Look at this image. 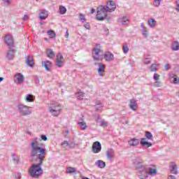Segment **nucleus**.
<instances>
[{
	"label": "nucleus",
	"instance_id": "1",
	"mask_svg": "<svg viewBox=\"0 0 179 179\" xmlns=\"http://www.w3.org/2000/svg\"><path fill=\"white\" fill-rule=\"evenodd\" d=\"M31 148V157H36V164H34L30 167L29 173L31 177L38 178V177L43 174L41 164L44 163V159H45V149L43 148V143H38L37 138L32 140Z\"/></svg>",
	"mask_w": 179,
	"mask_h": 179
},
{
	"label": "nucleus",
	"instance_id": "2",
	"mask_svg": "<svg viewBox=\"0 0 179 179\" xmlns=\"http://www.w3.org/2000/svg\"><path fill=\"white\" fill-rule=\"evenodd\" d=\"M92 57L94 61H103L104 59V51L100 44H96L92 49Z\"/></svg>",
	"mask_w": 179,
	"mask_h": 179
},
{
	"label": "nucleus",
	"instance_id": "3",
	"mask_svg": "<svg viewBox=\"0 0 179 179\" xmlns=\"http://www.w3.org/2000/svg\"><path fill=\"white\" fill-rule=\"evenodd\" d=\"M96 12V19L97 20H104V19L107 17V12H108V10L106 9V7L101 6L97 8Z\"/></svg>",
	"mask_w": 179,
	"mask_h": 179
},
{
	"label": "nucleus",
	"instance_id": "4",
	"mask_svg": "<svg viewBox=\"0 0 179 179\" xmlns=\"http://www.w3.org/2000/svg\"><path fill=\"white\" fill-rule=\"evenodd\" d=\"M48 111L53 117H58L61 114V106L59 103L51 104L48 108Z\"/></svg>",
	"mask_w": 179,
	"mask_h": 179
},
{
	"label": "nucleus",
	"instance_id": "5",
	"mask_svg": "<svg viewBox=\"0 0 179 179\" xmlns=\"http://www.w3.org/2000/svg\"><path fill=\"white\" fill-rule=\"evenodd\" d=\"M18 113L21 114V115H30L31 114V110H30V107L26 105H19L18 106Z\"/></svg>",
	"mask_w": 179,
	"mask_h": 179
},
{
	"label": "nucleus",
	"instance_id": "6",
	"mask_svg": "<svg viewBox=\"0 0 179 179\" xmlns=\"http://www.w3.org/2000/svg\"><path fill=\"white\" fill-rule=\"evenodd\" d=\"M65 59H64V56L61 53H59L55 59V65L58 66V68H61L64 66V62Z\"/></svg>",
	"mask_w": 179,
	"mask_h": 179
},
{
	"label": "nucleus",
	"instance_id": "7",
	"mask_svg": "<svg viewBox=\"0 0 179 179\" xmlns=\"http://www.w3.org/2000/svg\"><path fill=\"white\" fill-rule=\"evenodd\" d=\"M145 174H148L153 177L157 174V168L155 165H151L148 169L145 170Z\"/></svg>",
	"mask_w": 179,
	"mask_h": 179
},
{
	"label": "nucleus",
	"instance_id": "8",
	"mask_svg": "<svg viewBox=\"0 0 179 179\" xmlns=\"http://www.w3.org/2000/svg\"><path fill=\"white\" fill-rule=\"evenodd\" d=\"M92 150L93 153H100L101 152V143L99 141H95L92 144Z\"/></svg>",
	"mask_w": 179,
	"mask_h": 179
},
{
	"label": "nucleus",
	"instance_id": "9",
	"mask_svg": "<svg viewBox=\"0 0 179 179\" xmlns=\"http://www.w3.org/2000/svg\"><path fill=\"white\" fill-rule=\"evenodd\" d=\"M14 82L18 85L23 83L24 82V76L20 73H17L14 76Z\"/></svg>",
	"mask_w": 179,
	"mask_h": 179
},
{
	"label": "nucleus",
	"instance_id": "10",
	"mask_svg": "<svg viewBox=\"0 0 179 179\" xmlns=\"http://www.w3.org/2000/svg\"><path fill=\"white\" fill-rule=\"evenodd\" d=\"M106 69V66L103 63H99L98 64V69L97 72L99 75V76H104L106 75V71H104Z\"/></svg>",
	"mask_w": 179,
	"mask_h": 179
},
{
	"label": "nucleus",
	"instance_id": "11",
	"mask_svg": "<svg viewBox=\"0 0 179 179\" xmlns=\"http://www.w3.org/2000/svg\"><path fill=\"white\" fill-rule=\"evenodd\" d=\"M5 43L8 45L9 47H12L13 44H15V41H13V37L10 35H6L5 36Z\"/></svg>",
	"mask_w": 179,
	"mask_h": 179
},
{
	"label": "nucleus",
	"instance_id": "12",
	"mask_svg": "<svg viewBox=\"0 0 179 179\" xmlns=\"http://www.w3.org/2000/svg\"><path fill=\"white\" fill-rule=\"evenodd\" d=\"M106 8L108 10V12H113L115 10V8H117V6L115 5V3L114 1H110L109 2H108Z\"/></svg>",
	"mask_w": 179,
	"mask_h": 179
},
{
	"label": "nucleus",
	"instance_id": "13",
	"mask_svg": "<svg viewBox=\"0 0 179 179\" xmlns=\"http://www.w3.org/2000/svg\"><path fill=\"white\" fill-rule=\"evenodd\" d=\"M41 64L44 66L45 71H50L52 68V63L48 60L45 62H41Z\"/></svg>",
	"mask_w": 179,
	"mask_h": 179
},
{
	"label": "nucleus",
	"instance_id": "14",
	"mask_svg": "<svg viewBox=\"0 0 179 179\" xmlns=\"http://www.w3.org/2000/svg\"><path fill=\"white\" fill-rule=\"evenodd\" d=\"M106 157L107 159H108V160H113V159H114L115 155L114 152V150L113 149H110L106 151Z\"/></svg>",
	"mask_w": 179,
	"mask_h": 179
},
{
	"label": "nucleus",
	"instance_id": "15",
	"mask_svg": "<svg viewBox=\"0 0 179 179\" xmlns=\"http://www.w3.org/2000/svg\"><path fill=\"white\" fill-rule=\"evenodd\" d=\"M103 58L106 61H113L114 59V55L110 52H106L103 55Z\"/></svg>",
	"mask_w": 179,
	"mask_h": 179
},
{
	"label": "nucleus",
	"instance_id": "16",
	"mask_svg": "<svg viewBox=\"0 0 179 179\" xmlns=\"http://www.w3.org/2000/svg\"><path fill=\"white\" fill-rule=\"evenodd\" d=\"M170 166H171L170 170H171V174H178V170L177 164H176V163L174 162H171Z\"/></svg>",
	"mask_w": 179,
	"mask_h": 179
},
{
	"label": "nucleus",
	"instance_id": "17",
	"mask_svg": "<svg viewBox=\"0 0 179 179\" xmlns=\"http://www.w3.org/2000/svg\"><path fill=\"white\" fill-rule=\"evenodd\" d=\"M129 108L133 110V111H136V110H138V104L136 103V101H135V99L130 100Z\"/></svg>",
	"mask_w": 179,
	"mask_h": 179
},
{
	"label": "nucleus",
	"instance_id": "18",
	"mask_svg": "<svg viewBox=\"0 0 179 179\" xmlns=\"http://www.w3.org/2000/svg\"><path fill=\"white\" fill-rule=\"evenodd\" d=\"M46 55L48 58H50V59H54V58H55V52L52 49H47Z\"/></svg>",
	"mask_w": 179,
	"mask_h": 179
},
{
	"label": "nucleus",
	"instance_id": "19",
	"mask_svg": "<svg viewBox=\"0 0 179 179\" xmlns=\"http://www.w3.org/2000/svg\"><path fill=\"white\" fill-rule=\"evenodd\" d=\"M128 143L129 146H138L139 145V139L138 138H131Z\"/></svg>",
	"mask_w": 179,
	"mask_h": 179
},
{
	"label": "nucleus",
	"instance_id": "20",
	"mask_svg": "<svg viewBox=\"0 0 179 179\" xmlns=\"http://www.w3.org/2000/svg\"><path fill=\"white\" fill-rule=\"evenodd\" d=\"M78 125H79L80 129H81V131H86V129H87V124L86 123V122H85L83 120L78 122Z\"/></svg>",
	"mask_w": 179,
	"mask_h": 179
},
{
	"label": "nucleus",
	"instance_id": "21",
	"mask_svg": "<svg viewBox=\"0 0 179 179\" xmlns=\"http://www.w3.org/2000/svg\"><path fill=\"white\" fill-rule=\"evenodd\" d=\"M27 64L31 68H33L34 66V59H33V57L31 56H28L27 57Z\"/></svg>",
	"mask_w": 179,
	"mask_h": 179
},
{
	"label": "nucleus",
	"instance_id": "22",
	"mask_svg": "<svg viewBox=\"0 0 179 179\" xmlns=\"http://www.w3.org/2000/svg\"><path fill=\"white\" fill-rule=\"evenodd\" d=\"M24 99L25 101H27V103H33V101H34V100L36 99V96L31 94H28L24 96Z\"/></svg>",
	"mask_w": 179,
	"mask_h": 179
},
{
	"label": "nucleus",
	"instance_id": "23",
	"mask_svg": "<svg viewBox=\"0 0 179 179\" xmlns=\"http://www.w3.org/2000/svg\"><path fill=\"white\" fill-rule=\"evenodd\" d=\"M141 145L146 148H150V146H152V143L146 141V138H141Z\"/></svg>",
	"mask_w": 179,
	"mask_h": 179
},
{
	"label": "nucleus",
	"instance_id": "24",
	"mask_svg": "<svg viewBox=\"0 0 179 179\" xmlns=\"http://www.w3.org/2000/svg\"><path fill=\"white\" fill-rule=\"evenodd\" d=\"M48 17V11L43 10L41 13V15L39 16V19L41 20H44Z\"/></svg>",
	"mask_w": 179,
	"mask_h": 179
},
{
	"label": "nucleus",
	"instance_id": "25",
	"mask_svg": "<svg viewBox=\"0 0 179 179\" xmlns=\"http://www.w3.org/2000/svg\"><path fill=\"white\" fill-rule=\"evenodd\" d=\"M96 165L98 166L100 169H104L106 167V162L101 161V160H98L96 162Z\"/></svg>",
	"mask_w": 179,
	"mask_h": 179
},
{
	"label": "nucleus",
	"instance_id": "26",
	"mask_svg": "<svg viewBox=\"0 0 179 179\" xmlns=\"http://www.w3.org/2000/svg\"><path fill=\"white\" fill-rule=\"evenodd\" d=\"M154 79L155 80H156L157 82L155 83V85L157 86H160V82H159V80H160V75H159L158 73H155L154 74Z\"/></svg>",
	"mask_w": 179,
	"mask_h": 179
},
{
	"label": "nucleus",
	"instance_id": "27",
	"mask_svg": "<svg viewBox=\"0 0 179 179\" xmlns=\"http://www.w3.org/2000/svg\"><path fill=\"white\" fill-rule=\"evenodd\" d=\"M148 24L151 27H156L157 22L153 18H150L148 20Z\"/></svg>",
	"mask_w": 179,
	"mask_h": 179
},
{
	"label": "nucleus",
	"instance_id": "28",
	"mask_svg": "<svg viewBox=\"0 0 179 179\" xmlns=\"http://www.w3.org/2000/svg\"><path fill=\"white\" fill-rule=\"evenodd\" d=\"M67 174H73L76 173V169L73 167H67L66 168Z\"/></svg>",
	"mask_w": 179,
	"mask_h": 179
},
{
	"label": "nucleus",
	"instance_id": "29",
	"mask_svg": "<svg viewBox=\"0 0 179 179\" xmlns=\"http://www.w3.org/2000/svg\"><path fill=\"white\" fill-rule=\"evenodd\" d=\"M59 10L60 15H65L66 13V8H65V6H59Z\"/></svg>",
	"mask_w": 179,
	"mask_h": 179
},
{
	"label": "nucleus",
	"instance_id": "30",
	"mask_svg": "<svg viewBox=\"0 0 179 179\" xmlns=\"http://www.w3.org/2000/svg\"><path fill=\"white\" fill-rule=\"evenodd\" d=\"M14 54H15V52L13 50H8L6 55L8 59H12V58H13Z\"/></svg>",
	"mask_w": 179,
	"mask_h": 179
},
{
	"label": "nucleus",
	"instance_id": "31",
	"mask_svg": "<svg viewBox=\"0 0 179 179\" xmlns=\"http://www.w3.org/2000/svg\"><path fill=\"white\" fill-rule=\"evenodd\" d=\"M172 50H173V51H178L179 50V43L178 42H173V43L172 44Z\"/></svg>",
	"mask_w": 179,
	"mask_h": 179
},
{
	"label": "nucleus",
	"instance_id": "32",
	"mask_svg": "<svg viewBox=\"0 0 179 179\" xmlns=\"http://www.w3.org/2000/svg\"><path fill=\"white\" fill-rule=\"evenodd\" d=\"M122 50L124 54H127L129 52V48H128V44L124 43L122 46Z\"/></svg>",
	"mask_w": 179,
	"mask_h": 179
},
{
	"label": "nucleus",
	"instance_id": "33",
	"mask_svg": "<svg viewBox=\"0 0 179 179\" xmlns=\"http://www.w3.org/2000/svg\"><path fill=\"white\" fill-rule=\"evenodd\" d=\"M48 34L50 37V38H55V37L57 36V34L52 30L48 31Z\"/></svg>",
	"mask_w": 179,
	"mask_h": 179
},
{
	"label": "nucleus",
	"instance_id": "34",
	"mask_svg": "<svg viewBox=\"0 0 179 179\" xmlns=\"http://www.w3.org/2000/svg\"><path fill=\"white\" fill-rule=\"evenodd\" d=\"M157 66H159V64H152L150 67V72H156L157 71Z\"/></svg>",
	"mask_w": 179,
	"mask_h": 179
},
{
	"label": "nucleus",
	"instance_id": "35",
	"mask_svg": "<svg viewBox=\"0 0 179 179\" xmlns=\"http://www.w3.org/2000/svg\"><path fill=\"white\" fill-rule=\"evenodd\" d=\"M145 138H147L148 140L153 139V135L152 133L147 131L145 132Z\"/></svg>",
	"mask_w": 179,
	"mask_h": 179
},
{
	"label": "nucleus",
	"instance_id": "36",
	"mask_svg": "<svg viewBox=\"0 0 179 179\" xmlns=\"http://www.w3.org/2000/svg\"><path fill=\"white\" fill-rule=\"evenodd\" d=\"M62 147L64 148V149H67V148H69V143L64 141L63 143H62Z\"/></svg>",
	"mask_w": 179,
	"mask_h": 179
},
{
	"label": "nucleus",
	"instance_id": "37",
	"mask_svg": "<svg viewBox=\"0 0 179 179\" xmlns=\"http://www.w3.org/2000/svg\"><path fill=\"white\" fill-rule=\"evenodd\" d=\"M122 24H128L129 20L126 17H124L122 19Z\"/></svg>",
	"mask_w": 179,
	"mask_h": 179
},
{
	"label": "nucleus",
	"instance_id": "38",
	"mask_svg": "<svg viewBox=\"0 0 179 179\" xmlns=\"http://www.w3.org/2000/svg\"><path fill=\"white\" fill-rule=\"evenodd\" d=\"M79 17H80V20H81V22H86V19L85 18V15L80 13Z\"/></svg>",
	"mask_w": 179,
	"mask_h": 179
},
{
	"label": "nucleus",
	"instance_id": "39",
	"mask_svg": "<svg viewBox=\"0 0 179 179\" xmlns=\"http://www.w3.org/2000/svg\"><path fill=\"white\" fill-rule=\"evenodd\" d=\"M161 2H162V0H155L153 5L157 7L160 6Z\"/></svg>",
	"mask_w": 179,
	"mask_h": 179
},
{
	"label": "nucleus",
	"instance_id": "40",
	"mask_svg": "<svg viewBox=\"0 0 179 179\" xmlns=\"http://www.w3.org/2000/svg\"><path fill=\"white\" fill-rule=\"evenodd\" d=\"M101 127H104V128H107V127H108V125L107 124V122H106V121L104 120L101 121Z\"/></svg>",
	"mask_w": 179,
	"mask_h": 179
},
{
	"label": "nucleus",
	"instance_id": "41",
	"mask_svg": "<svg viewBox=\"0 0 179 179\" xmlns=\"http://www.w3.org/2000/svg\"><path fill=\"white\" fill-rule=\"evenodd\" d=\"M83 27L87 29V30H90V24H89L88 22H86Z\"/></svg>",
	"mask_w": 179,
	"mask_h": 179
},
{
	"label": "nucleus",
	"instance_id": "42",
	"mask_svg": "<svg viewBox=\"0 0 179 179\" xmlns=\"http://www.w3.org/2000/svg\"><path fill=\"white\" fill-rule=\"evenodd\" d=\"M83 96H85V94L82 92H79L78 93V97H79V99H83L82 97H83Z\"/></svg>",
	"mask_w": 179,
	"mask_h": 179
},
{
	"label": "nucleus",
	"instance_id": "43",
	"mask_svg": "<svg viewBox=\"0 0 179 179\" xmlns=\"http://www.w3.org/2000/svg\"><path fill=\"white\" fill-rule=\"evenodd\" d=\"M177 8L176 10L179 12V0H176Z\"/></svg>",
	"mask_w": 179,
	"mask_h": 179
},
{
	"label": "nucleus",
	"instance_id": "44",
	"mask_svg": "<svg viewBox=\"0 0 179 179\" xmlns=\"http://www.w3.org/2000/svg\"><path fill=\"white\" fill-rule=\"evenodd\" d=\"M66 38H69V32L68 31V29L66 30Z\"/></svg>",
	"mask_w": 179,
	"mask_h": 179
},
{
	"label": "nucleus",
	"instance_id": "45",
	"mask_svg": "<svg viewBox=\"0 0 179 179\" xmlns=\"http://www.w3.org/2000/svg\"><path fill=\"white\" fill-rule=\"evenodd\" d=\"M170 69V64H166L165 65V71H169Z\"/></svg>",
	"mask_w": 179,
	"mask_h": 179
},
{
	"label": "nucleus",
	"instance_id": "46",
	"mask_svg": "<svg viewBox=\"0 0 179 179\" xmlns=\"http://www.w3.org/2000/svg\"><path fill=\"white\" fill-rule=\"evenodd\" d=\"M47 136H45V135H43L42 136H41V140L42 141H47Z\"/></svg>",
	"mask_w": 179,
	"mask_h": 179
},
{
	"label": "nucleus",
	"instance_id": "47",
	"mask_svg": "<svg viewBox=\"0 0 179 179\" xmlns=\"http://www.w3.org/2000/svg\"><path fill=\"white\" fill-rule=\"evenodd\" d=\"M143 35L145 36V37H148V31L144 30L143 32Z\"/></svg>",
	"mask_w": 179,
	"mask_h": 179
},
{
	"label": "nucleus",
	"instance_id": "48",
	"mask_svg": "<svg viewBox=\"0 0 179 179\" xmlns=\"http://www.w3.org/2000/svg\"><path fill=\"white\" fill-rule=\"evenodd\" d=\"M173 83H179V80H178V78H177V77L174 78Z\"/></svg>",
	"mask_w": 179,
	"mask_h": 179
},
{
	"label": "nucleus",
	"instance_id": "49",
	"mask_svg": "<svg viewBox=\"0 0 179 179\" xmlns=\"http://www.w3.org/2000/svg\"><path fill=\"white\" fill-rule=\"evenodd\" d=\"M168 179H176V176H169L168 177Z\"/></svg>",
	"mask_w": 179,
	"mask_h": 179
},
{
	"label": "nucleus",
	"instance_id": "50",
	"mask_svg": "<svg viewBox=\"0 0 179 179\" xmlns=\"http://www.w3.org/2000/svg\"><path fill=\"white\" fill-rule=\"evenodd\" d=\"M96 12V10L94 9V8H92V10H91V13H92V15H93V13H94Z\"/></svg>",
	"mask_w": 179,
	"mask_h": 179
},
{
	"label": "nucleus",
	"instance_id": "51",
	"mask_svg": "<svg viewBox=\"0 0 179 179\" xmlns=\"http://www.w3.org/2000/svg\"><path fill=\"white\" fill-rule=\"evenodd\" d=\"M144 64H150V61H149V60H145V61L144 62Z\"/></svg>",
	"mask_w": 179,
	"mask_h": 179
},
{
	"label": "nucleus",
	"instance_id": "52",
	"mask_svg": "<svg viewBox=\"0 0 179 179\" xmlns=\"http://www.w3.org/2000/svg\"><path fill=\"white\" fill-rule=\"evenodd\" d=\"M24 20L29 19V16L25 15L24 16Z\"/></svg>",
	"mask_w": 179,
	"mask_h": 179
},
{
	"label": "nucleus",
	"instance_id": "53",
	"mask_svg": "<svg viewBox=\"0 0 179 179\" xmlns=\"http://www.w3.org/2000/svg\"><path fill=\"white\" fill-rule=\"evenodd\" d=\"M9 5V0H4Z\"/></svg>",
	"mask_w": 179,
	"mask_h": 179
},
{
	"label": "nucleus",
	"instance_id": "54",
	"mask_svg": "<svg viewBox=\"0 0 179 179\" xmlns=\"http://www.w3.org/2000/svg\"><path fill=\"white\" fill-rule=\"evenodd\" d=\"M3 80V78H0V82H2Z\"/></svg>",
	"mask_w": 179,
	"mask_h": 179
},
{
	"label": "nucleus",
	"instance_id": "55",
	"mask_svg": "<svg viewBox=\"0 0 179 179\" xmlns=\"http://www.w3.org/2000/svg\"><path fill=\"white\" fill-rule=\"evenodd\" d=\"M138 165H139V166H142V164H138Z\"/></svg>",
	"mask_w": 179,
	"mask_h": 179
},
{
	"label": "nucleus",
	"instance_id": "56",
	"mask_svg": "<svg viewBox=\"0 0 179 179\" xmlns=\"http://www.w3.org/2000/svg\"><path fill=\"white\" fill-rule=\"evenodd\" d=\"M36 1H38V0H36Z\"/></svg>",
	"mask_w": 179,
	"mask_h": 179
}]
</instances>
